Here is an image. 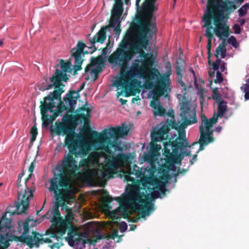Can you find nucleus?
<instances>
[{
  "mask_svg": "<svg viewBox=\"0 0 249 249\" xmlns=\"http://www.w3.org/2000/svg\"><path fill=\"white\" fill-rule=\"evenodd\" d=\"M71 153L65 155L61 163L58 164L54 169L53 172L55 174H59L62 176L63 180L66 181L67 178L70 177L75 173L77 170V162L73 159Z\"/></svg>",
  "mask_w": 249,
  "mask_h": 249,
  "instance_id": "obj_12",
  "label": "nucleus"
},
{
  "mask_svg": "<svg viewBox=\"0 0 249 249\" xmlns=\"http://www.w3.org/2000/svg\"><path fill=\"white\" fill-rule=\"evenodd\" d=\"M157 31V27L153 25H147L145 28H141L137 32L134 47L139 54L137 57V59H135L128 68L125 73V75L130 79L137 77L141 78L145 75V70L142 65L146 67L150 65L151 62L146 57L143 49L147 50L149 39H152L156 36Z\"/></svg>",
  "mask_w": 249,
  "mask_h": 249,
  "instance_id": "obj_4",
  "label": "nucleus"
},
{
  "mask_svg": "<svg viewBox=\"0 0 249 249\" xmlns=\"http://www.w3.org/2000/svg\"><path fill=\"white\" fill-rule=\"evenodd\" d=\"M222 129V127L221 126H217L216 128V131L218 133H219L220 132L221 130Z\"/></svg>",
  "mask_w": 249,
  "mask_h": 249,
  "instance_id": "obj_57",
  "label": "nucleus"
},
{
  "mask_svg": "<svg viewBox=\"0 0 249 249\" xmlns=\"http://www.w3.org/2000/svg\"><path fill=\"white\" fill-rule=\"evenodd\" d=\"M156 188L158 189L162 193L165 194L166 191L165 183L162 181H159L156 185Z\"/></svg>",
  "mask_w": 249,
  "mask_h": 249,
  "instance_id": "obj_32",
  "label": "nucleus"
},
{
  "mask_svg": "<svg viewBox=\"0 0 249 249\" xmlns=\"http://www.w3.org/2000/svg\"><path fill=\"white\" fill-rule=\"evenodd\" d=\"M22 176L19 175L18 177V178L17 179V182L18 183H19L21 181V178Z\"/></svg>",
  "mask_w": 249,
  "mask_h": 249,
  "instance_id": "obj_59",
  "label": "nucleus"
},
{
  "mask_svg": "<svg viewBox=\"0 0 249 249\" xmlns=\"http://www.w3.org/2000/svg\"><path fill=\"white\" fill-rule=\"evenodd\" d=\"M219 54L220 55L221 58H224L226 55V49L223 42L220 43L215 50L214 56L219 58Z\"/></svg>",
  "mask_w": 249,
  "mask_h": 249,
  "instance_id": "obj_24",
  "label": "nucleus"
},
{
  "mask_svg": "<svg viewBox=\"0 0 249 249\" xmlns=\"http://www.w3.org/2000/svg\"><path fill=\"white\" fill-rule=\"evenodd\" d=\"M91 110L89 108H83L80 113H79V117L81 118L84 121L85 124H88L89 123L90 118L91 116Z\"/></svg>",
  "mask_w": 249,
  "mask_h": 249,
  "instance_id": "obj_23",
  "label": "nucleus"
},
{
  "mask_svg": "<svg viewBox=\"0 0 249 249\" xmlns=\"http://www.w3.org/2000/svg\"><path fill=\"white\" fill-rule=\"evenodd\" d=\"M119 231L117 230H115L113 231L112 234V237L113 239H114L116 237L118 236Z\"/></svg>",
  "mask_w": 249,
  "mask_h": 249,
  "instance_id": "obj_53",
  "label": "nucleus"
},
{
  "mask_svg": "<svg viewBox=\"0 0 249 249\" xmlns=\"http://www.w3.org/2000/svg\"><path fill=\"white\" fill-rule=\"evenodd\" d=\"M69 106L71 108H74L76 103V101L75 99H69L68 101Z\"/></svg>",
  "mask_w": 249,
  "mask_h": 249,
  "instance_id": "obj_45",
  "label": "nucleus"
},
{
  "mask_svg": "<svg viewBox=\"0 0 249 249\" xmlns=\"http://www.w3.org/2000/svg\"><path fill=\"white\" fill-rule=\"evenodd\" d=\"M241 26H243L245 24L246 20L244 18H241L238 21Z\"/></svg>",
  "mask_w": 249,
  "mask_h": 249,
  "instance_id": "obj_54",
  "label": "nucleus"
},
{
  "mask_svg": "<svg viewBox=\"0 0 249 249\" xmlns=\"http://www.w3.org/2000/svg\"><path fill=\"white\" fill-rule=\"evenodd\" d=\"M229 42L231 43L232 44V46L234 48H237L238 46V44L237 42L236 39L232 36H231L229 39Z\"/></svg>",
  "mask_w": 249,
  "mask_h": 249,
  "instance_id": "obj_40",
  "label": "nucleus"
},
{
  "mask_svg": "<svg viewBox=\"0 0 249 249\" xmlns=\"http://www.w3.org/2000/svg\"><path fill=\"white\" fill-rule=\"evenodd\" d=\"M132 173L135 175L136 178H140L143 175L144 172H142V169L140 170V168L138 166L135 165L133 166Z\"/></svg>",
  "mask_w": 249,
  "mask_h": 249,
  "instance_id": "obj_35",
  "label": "nucleus"
},
{
  "mask_svg": "<svg viewBox=\"0 0 249 249\" xmlns=\"http://www.w3.org/2000/svg\"><path fill=\"white\" fill-rule=\"evenodd\" d=\"M62 122L64 124H66L68 125H71L72 122V117L71 115H64L62 119Z\"/></svg>",
  "mask_w": 249,
  "mask_h": 249,
  "instance_id": "obj_34",
  "label": "nucleus"
},
{
  "mask_svg": "<svg viewBox=\"0 0 249 249\" xmlns=\"http://www.w3.org/2000/svg\"><path fill=\"white\" fill-rule=\"evenodd\" d=\"M248 9H249V3H247L242 6L238 10L239 16L240 17L245 16Z\"/></svg>",
  "mask_w": 249,
  "mask_h": 249,
  "instance_id": "obj_30",
  "label": "nucleus"
},
{
  "mask_svg": "<svg viewBox=\"0 0 249 249\" xmlns=\"http://www.w3.org/2000/svg\"><path fill=\"white\" fill-rule=\"evenodd\" d=\"M128 45H129V42L127 40L124 39L122 41L121 47H122L123 48H124V49H126V48H127Z\"/></svg>",
  "mask_w": 249,
  "mask_h": 249,
  "instance_id": "obj_47",
  "label": "nucleus"
},
{
  "mask_svg": "<svg viewBox=\"0 0 249 249\" xmlns=\"http://www.w3.org/2000/svg\"><path fill=\"white\" fill-rule=\"evenodd\" d=\"M161 149V146L160 145L156 144L155 146L153 145L151 147V150H153V151L156 153L158 151H159Z\"/></svg>",
  "mask_w": 249,
  "mask_h": 249,
  "instance_id": "obj_46",
  "label": "nucleus"
},
{
  "mask_svg": "<svg viewBox=\"0 0 249 249\" xmlns=\"http://www.w3.org/2000/svg\"><path fill=\"white\" fill-rule=\"evenodd\" d=\"M177 74L178 75L181 76V70H180V69L178 67H177Z\"/></svg>",
  "mask_w": 249,
  "mask_h": 249,
  "instance_id": "obj_56",
  "label": "nucleus"
},
{
  "mask_svg": "<svg viewBox=\"0 0 249 249\" xmlns=\"http://www.w3.org/2000/svg\"><path fill=\"white\" fill-rule=\"evenodd\" d=\"M226 64L224 62V61H221V63H220V66L219 65V68H220V71L221 72H223L226 69V67H225V65Z\"/></svg>",
  "mask_w": 249,
  "mask_h": 249,
  "instance_id": "obj_49",
  "label": "nucleus"
},
{
  "mask_svg": "<svg viewBox=\"0 0 249 249\" xmlns=\"http://www.w3.org/2000/svg\"><path fill=\"white\" fill-rule=\"evenodd\" d=\"M70 231L68 233V236L65 237V239L68 241L69 245L71 247H75V249H83L86 248V245L87 244V240L85 239L77 240L75 241L74 240V236H77V229L73 228L71 226V229L69 230Z\"/></svg>",
  "mask_w": 249,
  "mask_h": 249,
  "instance_id": "obj_20",
  "label": "nucleus"
},
{
  "mask_svg": "<svg viewBox=\"0 0 249 249\" xmlns=\"http://www.w3.org/2000/svg\"><path fill=\"white\" fill-rule=\"evenodd\" d=\"M195 86L196 89H197V94L201 98H203V91L202 89L198 87V85L196 81V77H195Z\"/></svg>",
  "mask_w": 249,
  "mask_h": 249,
  "instance_id": "obj_38",
  "label": "nucleus"
},
{
  "mask_svg": "<svg viewBox=\"0 0 249 249\" xmlns=\"http://www.w3.org/2000/svg\"><path fill=\"white\" fill-rule=\"evenodd\" d=\"M107 160L105 153L93 151L87 159L80 162L85 179L89 185L102 183L107 174L113 171V168L115 170L119 168L120 164L118 161H112L106 163Z\"/></svg>",
  "mask_w": 249,
  "mask_h": 249,
  "instance_id": "obj_3",
  "label": "nucleus"
},
{
  "mask_svg": "<svg viewBox=\"0 0 249 249\" xmlns=\"http://www.w3.org/2000/svg\"><path fill=\"white\" fill-rule=\"evenodd\" d=\"M212 98L213 100H215L217 103L223 100L221 97V95L219 93L217 89H214L212 90Z\"/></svg>",
  "mask_w": 249,
  "mask_h": 249,
  "instance_id": "obj_31",
  "label": "nucleus"
},
{
  "mask_svg": "<svg viewBox=\"0 0 249 249\" xmlns=\"http://www.w3.org/2000/svg\"><path fill=\"white\" fill-rule=\"evenodd\" d=\"M216 81H215V82H217V83L220 84L223 82V77L222 76V72H220V71H216Z\"/></svg>",
  "mask_w": 249,
  "mask_h": 249,
  "instance_id": "obj_39",
  "label": "nucleus"
},
{
  "mask_svg": "<svg viewBox=\"0 0 249 249\" xmlns=\"http://www.w3.org/2000/svg\"><path fill=\"white\" fill-rule=\"evenodd\" d=\"M150 76L152 77L153 79L154 80V81H155L157 83V84H158L159 81L160 79L158 80L159 76V73L158 71H154V72H151L150 73ZM150 81H151V80H149Z\"/></svg>",
  "mask_w": 249,
  "mask_h": 249,
  "instance_id": "obj_37",
  "label": "nucleus"
},
{
  "mask_svg": "<svg viewBox=\"0 0 249 249\" xmlns=\"http://www.w3.org/2000/svg\"><path fill=\"white\" fill-rule=\"evenodd\" d=\"M97 238L99 239H101L103 238V237H105V235H102L100 233H98V234L97 235Z\"/></svg>",
  "mask_w": 249,
  "mask_h": 249,
  "instance_id": "obj_58",
  "label": "nucleus"
},
{
  "mask_svg": "<svg viewBox=\"0 0 249 249\" xmlns=\"http://www.w3.org/2000/svg\"><path fill=\"white\" fill-rule=\"evenodd\" d=\"M130 0H125V3L126 5H128L130 4Z\"/></svg>",
  "mask_w": 249,
  "mask_h": 249,
  "instance_id": "obj_61",
  "label": "nucleus"
},
{
  "mask_svg": "<svg viewBox=\"0 0 249 249\" xmlns=\"http://www.w3.org/2000/svg\"><path fill=\"white\" fill-rule=\"evenodd\" d=\"M55 130L58 135H66L65 142L70 153L76 157L84 158L90 150V144L81 134H75L71 125L63 123H56Z\"/></svg>",
  "mask_w": 249,
  "mask_h": 249,
  "instance_id": "obj_7",
  "label": "nucleus"
},
{
  "mask_svg": "<svg viewBox=\"0 0 249 249\" xmlns=\"http://www.w3.org/2000/svg\"><path fill=\"white\" fill-rule=\"evenodd\" d=\"M101 71L102 68L99 64H90L85 68V79L94 81L97 78L98 74Z\"/></svg>",
  "mask_w": 249,
  "mask_h": 249,
  "instance_id": "obj_21",
  "label": "nucleus"
},
{
  "mask_svg": "<svg viewBox=\"0 0 249 249\" xmlns=\"http://www.w3.org/2000/svg\"><path fill=\"white\" fill-rule=\"evenodd\" d=\"M44 243H52L49 245L51 249H58L62 245V238L56 233L52 234L48 238H39L38 247L40 244Z\"/></svg>",
  "mask_w": 249,
  "mask_h": 249,
  "instance_id": "obj_22",
  "label": "nucleus"
},
{
  "mask_svg": "<svg viewBox=\"0 0 249 249\" xmlns=\"http://www.w3.org/2000/svg\"><path fill=\"white\" fill-rule=\"evenodd\" d=\"M30 133L31 134V142H33L35 141L36 139L37 134V129L35 127H33L31 128Z\"/></svg>",
  "mask_w": 249,
  "mask_h": 249,
  "instance_id": "obj_36",
  "label": "nucleus"
},
{
  "mask_svg": "<svg viewBox=\"0 0 249 249\" xmlns=\"http://www.w3.org/2000/svg\"><path fill=\"white\" fill-rule=\"evenodd\" d=\"M59 113L58 112H54L53 113V116L52 117L51 120H54L56 117L58 116Z\"/></svg>",
  "mask_w": 249,
  "mask_h": 249,
  "instance_id": "obj_55",
  "label": "nucleus"
},
{
  "mask_svg": "<svg viewBox=\"0 0 249 249\" xmlns=\"http://www.w3.org/2000/svg\"><path fill=\"white\" fill-rule=\"evenodd\" d=\"M196 157H197L196 154H195L193 155L192 160H190V161H189L190 165H192L194 163V162L196 160Z\"/></svg>",
  "mask_w": 249,
  "mask_h": 249,
  "instance_id": "obj_51",
  "label": "nucleus"
},
{
  "mask_svg": "<svg viewBox=\"0 0 249 249\" xmlns=\"http://www.w3.org/2000/svg\"><path fill=\"white\" fill-rule=\"evenodd\" d=\"M29 225L26 222L18 223V231L20 237L24 240L27 245L31 248L38 247L39 238L36 233L28 235Z\"/></svg>",
  "mask_w": 249,
  "mask_h": 249,
  "instance_id": "obj_16",
  "label": "nucleus"
},
{
  "mask_svg": "<svg viewBox=\"0 0 249 249\" xmlns=\"http://www.w3.org/2000/svg\"><path fill=\"white\" fill-rule=\"evenodd\" d=\"M169 79L167 77L160 79L158 84L155 81H146L145 87L148 89L153 88V90L143 89L141 93L142 99L153 100L150 102V106L155 117L159 116L165 117V121L161 122L154 129L151 136L155 141L160 142L163 140L174 138L177 134L170 133V128L175 129L178 134V137L171 143L164 142V153L173 158L182 159L186 156H190L191 152L187 151L188 142L185 139V128L188 125L196 122V116L194 109L192 108L191 101L186 97L185 93L178 94L177 98L179 101L180 121L176 122L174 112H167L162 104L160 102V97L164 96L165 99L169 100V92L171 89L168 88Z\"/></svg>",
  "mask_w": 249,
  "mask_h": 249,
  "instance_id": "obj_1",
  "label": "nucleus"
},
{
  "mask_svg": "<svg viewBox=\"0 0 249 249\" xmlns=\"http://www.w3.org/2000/svg\"><path fill=\"white\" fill-rule=\"evenodd\" d=\"M171 168L173 171H174L176 169L175 165L174 164H172V165L171 166Z\"/></svg>",
  "mask_w": 249,
  "mask_h": 249,
  "instance_id": "obj_64",
  "label": "nucleus"
},
{
  "mask_svg": "<svg viewBox=\"0 0 249 249\" xmlns=\"http://www.w3.org/2000/svg\"><path fill=\"white\" fill-rule=\"evenodd\" d=\"M156 153L153 150H150L148 153L144 154L143 159L145 161L151 162H153L155 159Z\"/></svg>",
  "mask_w": 249,
  "mask_h": 249,
  "instance_id": "obj_28",
  "label": "nucleus"
},
{
  "mask_svg": "<svg viewBox=\"0 0 249 249\" xmlns=\"http://www.w3.org/2000/svg\"><path fill=\"white\" fill-rule=\"evenodd\" d=\"M245 84H247L249 87V78L247 79L246 81V83Z\"/></svg>",
  "mask_w": 249,
  "mask_h": 249,
  "instance_id": "obj_63",
  "label": "nucleus"
},
{
  "mask_svg": "<svg viewBox=\"0 0 249 249\" xmlns=\"http://www.w3.org/2000/svg\"><path fill=\"white\" fill-rule=\"evenodd\" d=\"M59 91V90H55L53 92H51L47 96L45 97L44 103L40 106L44 126H48L49 125V123L47 122L48 118L47 113L48 111L53 112V109L55 107V103L54 102V100L57 99L60 96Z\"/></svg>",
  "mask_w": 249,
  "mask_h": 249,
  "instance_id": "obj_15",
  "label": "nucleus"
},
{
  "mask_svg": "<svg viewBox=\"0 0 249 249\" xmlns=\"http://www.w3.org/2000/svg\"><path fill=\"white\" fill-rule=\"evenodd\" d=\"M127 229V225L126 223L123 221L122 222L120 225V230L122 232H124L126 231Z\"/></svg>",
  "mask_w": 249,
  "mask_h": 249,
  "instance_id": "obj_42",
  "label": "nucleus"
},
{
  "mask_svg": "<svg viewBox=\"0 0 249 249\" xmlns=\"http://www.w3.org/2000/svg\"><path fill=\"white\" fill-rule=\"evenodd\" d=\"M125 179L128 181H134V178L133 177H131L129 175H126L125 176Z\"/></svg>",
  "mask_w": 249,
  "mask_h": 249,
  "instance_id": "obj_52",
  "label": "nucleus"
},
{
  "mask_svg": "<svg viewBox=\"0 0 249 249\" xmlns=\"http://www.w3.org/2000/svg\"><path fill=\"white\" fill-rule=\"evenodd\" d=\"M155 0H145L142 5V10L145 22L142 28H145L147 25H153L156 27L154 22L152 21L153 13L155 10Z\"/></svg>",
  "mask_w": 249,
  "mask_h": 249,
  "instance_id": "obj_19",
  "label": "nucleus"
},
{
  "mask_svg": "<svg viewBox=\"0 0 249 249\" xmlns=\"http://www.w3.org/2000/svg\"><path fill=\"white\" fill-rule=\"evenodd\" d=\"M151 197L153 198H159L160 197V192L159 190H154L152 193H151Z\"/></svg>",
  "mask_w": 249,
  "mask_h": 249,
  "instance_id": "obj_41",
  "label": "nucleus"
},
{
  "mask_svg": "<svg viewBox=\"0 0 249 249\" xmlns=\"http://www.w3.org/2000/svg\"><path fill=\"white\" fill-rule=\"evenodd\" d=\"M121 204L126 209H134L141 211L142 217L149 216L154 211V204L144 194L141 195L136 185L126 188L122 194Z\"/></svg>",
  "mask_w": 249,
  "mask_h": 249,
  "instance_id": "obj_8",
  "label": "nucleus"
},
{
  "mask_svg": "<svg viewBox=\"0 0 249 249\" xmlns=\"http://www.w3.org/2000/svg\"><path fill=\"white\" fill-rule=\"evenodd\" d=\"M36 165V159H35L31 163L29 168V171L30 172V176L31 175L32 173L33 172V171L35 169Z\"/></svg>",
  "mask_w": 249,
  "mask_h": 249,
  "instance_id": "obj_44",
  "label": "nucleus"
},
{
  "mask_svg": "<svg viewBox=\"0 0 249 249\" xmlns=\"http://www.w3.org/2000/svg\"><path fill=\"white\" fill-rule=\"evenodd\" d=\"M241 90L245 93V100H249V87L247 84H244L241 87Z\"/></svg>",
  "mask_w": 249,
  "mask_h": 249,
  "instance_id": "obj_33",
  "label": "nucleus"
},
{
  "mask_svg": "<svg viewBox=\"0 0 249 249\" xmlns=\"http://www.w3.org/2000/svg\"><path fill=\"white\" fill-rule=\"evenodd\" d=\"M68 229V226L66 224H61L57 228V232L56 233L59 235L61 237L66 232L67 230Z\"/></svg>",
  "mask_w": 249,
  "mask_h": 249,
  "instance_id": "obj_29",
  "label": "nucleus"
},
{
  "mask_svg": "<svg viewBox=\"0 0 249 249\" xmlns=\"http://www.w3.org/2000/svg\"><path fill=\"white\" fill-rule=\"evenodd\" d=\"M217 117H222L225 111L227 110V103L223 100L217 103Z\"/></svg>",
  "mask_w": 249,
  "mask_h": 249,
  "instance_id": "obj_25",
  "label": "nucleus"
},
{
  "mask_svg": "<svg viewBox=\"0 0 249 249\" xmlns=\"http://www.w3.org/2000/svg\"><path fill=\"white\" fill-rule=\"evenodd\" d=\"M201 119L202 124L199 126L200 145L197 153L203 150L205 146L213 142L212 127L216 122V120L214 118L208 120L204 114L201 115Z\"/></svg>",
  "mask_w": 249,
  "mask_h": 249,
  "instance_id": "obj_11",
  "label": "nucleus"
},
{
  "mask_svg": "<svg viewBox=\"0 0 249 249\" xmlns=\"http://www.w3.org/2000/svg\"><path fill=\"white\" fill-rule=\"evenodd\" d=\"M136 81H129L128 77L124 74L117 76L114 81V85L118 89H123L127 94H131L136 87Z\"/></svg>",
  "mask_w": 249,
  "mask_h": 249,
  "instance_id": "obj_18",
  "label": "nucleus"
},
{
  "mask_svg": "<svg viewBox=\"0 0 249 249\" xmlns=\"http://www.w3.org/2000/svg\"><path fill=\"white\" fill-rule=\"evenodd\" d=\"M233 30L236 34H239L241 33V28L238 24H235L233 26Z\"/></svg>",
  "mask_w": 249,
  "mask_h": 249,
  "instance_id": "obj_43",
  "label": "nucleus"
},
{
  "mask_svg": "<svg viewBox=\"0 0 249 249\" xmlns=\"http://www.w3.org/2000/svg\"><path fill=\"white\" fill-rule=\"evenodd\" d=\"M196 144H197V142H193L192 144V145L189 146L190 148L191 147H193L195 145H196Z\"/></svg>",
  "mask_w": 249,
  "mask_h": 249,
  "instance_id": "obj_62",
  "label": "nucleus"
},
{
  "mask_svg": "<svg viewBox=\"0 0 249 249\" xmlns=\"http://www.w3.org/2000/svg\"><path fill=\"white\" fill-rule=\"evenodd\" d=\"M53 176L48 180V183L45 184V186L48 188L50 193L54 194V197L57 202L55 203L54 206L56 209L59 206V202L60 201L67 202L70 204L73 202L72 192L69 188L68 178H67L66 181L63 180L61 175L55 174L53 172Z\"/></svg>",
  "mask_w": 249,
  "mask_h": 249,
  "instance_id": "obj_10",
  "label": "nucleus"
},
{
  "mask_svg": "<svg viewBox=\"0 0 249 249\" xmlns=\"http://www.w3.org/2000/svg\"><path fill=\"white\" fill-rule=\"evenodd\" d=\"M178 84L182 88V89L184 90H186V86L184 83L182 81L181 77L178 79Z\"/></svg>",
  "mask_w": 249,
  "mask_h": 249,
  "instance_id": "obj_50",
  "label": "nucleus"
},
{
  "mask_svg": "<svg viewBox=\"0 0 249 249\" xmlns=\"http://www.w3.org/2000/svg\"><path fill=\"white\" fill-rule=\"evenodd\" d=\"M110 52V48H108L107 47L103 49L102 53L104 55L106 56L107 54L109 53Z\"/></svg>",
  "mask_w": 249,
  "mask_h": 249,
  "instance_id": "obj_48",
  "label": "nucleus"
},
{
  "mask_svg": "<svg viewBox=\"0 0 249 249\" xmlns=\"http://www.w3.org/2000/svg\"><path fill=\"white\" fill-rule=\"evenodd\" d=\"M131 55L128 51L122 48H118L109 57L108 61L116 66L124 67Z\"/></svg>",
  "mask_w": 249,
  "mask_h": 249,
  "instance_id": "obj_17",
  "label": "nucleus"
},
{
  "mask_svg": "<svg viewBox=\"0 0 249 249\" xmlns=\"http://www.w3.org/2000/svg\"><path fill=\"white\" fill-rule=\"evenodd\" d=\"M125 210L124 208L119 207L112 212L113 216L115 218H118L120 216L124 215Z\"/></svg>",
  "mask_w": 249,
  "mask_h": 249,
  "instance_id": "obj_27",
  "label": "nucleus"
},
{
  "mask_svg": "<svg viewBox=\"0 0 249 249\" xmlns=\"http://www.w3.org/2000/svg\"><path fill=\"white\" fill-rule=\"evenodd\" d=\"M228 7L221 0H208L207 8L202 17V28H206L204 35L208 39V53L213 36L212 29L219 39L227 37L229 35V27L227 25L228 18L224 13L228 10Z\"/></svg>",
  "mask_w": 249,
  "mask_h": 249,
  "instance_id": "obj_2",
  "label": "nucleus"
},
{
  "mask_svg": "<svg viewBox=\"0 0 249 249\" xmlns=\"http://www.w3.org/2000/svg\"><path fill=\"white\" fill-rule=\"evenodd\" d=\"M115 3L112 10L111 17L108 25L102 27L98 32L89 40V48L91 49L90 53L95 52L97 48L95 45L96 43L102 44L106 39V32L108 30L109 32L113 31V35L115 37L119 36L121 33L120 17L123 12L122 0H115Z\"/></svg>",
  "mask_w": 249,
  "mask_h": 249,
  "instance_id": "obj_9",
  "label": "nucleus"
},
{
  "mask_svg": "<svg viewBox=\"0 0 249 249\" xmlns=\"http://www.w3.org/2000/svg\"><path fill=\"white\" fill-rule=\"evenodd\" d=\"M86 45L79 41L76 47L72 49V54L70 58L69 62H65L61 59L59 61L60 69H57L54 74L49 79V82L45 80V84L43 83L39 86V89L42 91L49 89L53 87L59 88L61 85L62 81H66L68 79V74H71L72 67L75 71L81 69V65L83 60L81 55L83 54V50ZM70 76V75H69Z\"/></svg>",
  "mask_w": 249,
  "mask_h": 249,
  "instance_id": "obj_5",
  "label": "nucleus"
},
{
  "mask_svg": "<svg viewBox=\"0 0 249 249\" xmlns=\"http://www.w3.org/2000/svg\"><path fill=\"white\" fill-rule=\"evenodd\" d=\"M34 190L26 187L23 192H18V199L15 203L16 208L14 212L12 213L17 214L25 213L29 207L30 201L33 198Z\"/></svg>",
  "mask_w": 249,
  "mask_h": 249,
  "instance_id": "obj_14",
  "label": "nucleus"
},
{
  "mask_svg": "<svg viewBox=\"0 0 249 249\" xmlns=\"http://www.w3.org/2000/svg\"><path fill=\"white\" fill-rule=\"evenodd\" d=\"M141 0H136V6L139 7V3Z\"/></svg>",
  "mask_w": 249,
  "mask_h": 249,
  "instance_id": "obj_60",
  "label": "nucleus"
},
{
  "mask_svg": "<svg viewBox=\"0 0 249 249\" xmlns=\"http://www.w3.org/2000/svg\"><path fill=\"white\" fill-rule=\"evenodd\" d=\"M221 61L219 58H217L215 62L213 64V71H211L210 70L209 72V75L211 78L214 77V71H219L218 69L219 68V65L220 64Z\"/></svg>",
  "mask_w": 249,
  "mask_h": 249,
  "instance_id": "obj_26",
  "label": "nucleus"
},
{
  "mask_svg": "<svg viewBox=\"0 0 249 249\" xmlns=\"http://www.w3.org/2000/svg\"><path fill=\"white\" fill-rule=\"evenodd\" d=\"M8 213V211L3 213L0 219V249L7 248L10 245L9 242L16 238V236L11 232L12 221L6 218Z\"/></svg>",
  "mask_w": 249,
  "mask_h": 249,
  "instance_id": "obj_13",
  "label": "nucleus"
},
{
  "mask_svg": "<svg viewBox=\"0 0 249 249\" xmlns=\"http://www.w3.org/2000/svg\"><path fill=\"white\" fill-rule=\"evenodd\" d=\"M127 134L126 128L124 126H118L105 129L100 133L98 138L99 147L108 153L113 159L126 160L129 158V155L124 153L119 137L125 136Z\"/></svg>",
  "mask_w": 249,
  "mask_h": 249,
  "instance_id": "obj_6",
  "label": "nucleus"
}]
</instances>
